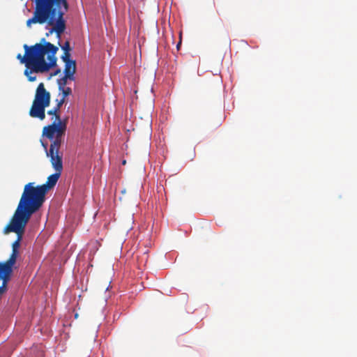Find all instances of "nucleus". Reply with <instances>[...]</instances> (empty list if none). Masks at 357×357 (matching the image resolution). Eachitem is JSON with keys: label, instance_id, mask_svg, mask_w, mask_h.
<instances>
[{"label": "nucleus", "instance_id": "nucleus-4", "mask_svg": "<svg viewBox=\"0 0 357 357\" xmlns=\"http://www.w3.org/2000/svg\"><path fill=\"white\" fill-rule=\"evenodd\" d=\"M66 130V124L62 121H53L43 129V136L46 137L52 143L47 155H60L59 151Z\"/></svg>", "mask_w": 357, "mask_h": 357}, {"label": "nucleus", "instance_id": "nucleus-1", "mask_svg": "<svg viewBox=\"0 0 357 357\" xmlns=\"http://www.w3.org/2000/svg\"><path fill=\"white\" fill-rule=\"evenodd\" d=\"M25 54L22 56L19 54L17 59L21 63H24L26 68H30L32 71H40L44 70L46 66L45 64V56L50 53L56 54L58 47L50 42H47L45 38H42L39 43L28 46L24 45Z\"/></svg>", "mask_w": 357, "mask_h": 357}, {"label": "nucleus", "instance_id": "nucleus-7", "mask_svg": "<svg viewBox=\"0 0 357 357\" xmlns=\"http://www.w3.org/2000/svg\"><path fill=\"white\" fill-rule=\"evenodd\" d=\"M56 54L50 53L47 55V59L48 62L45 60V67L44 70L40 71H32L30 68H26L24 70V74L27 77L29 82H34L36 79V76H31L32 73H43L48 72L52 68L54 67L56 64Z\"/></svg>", "mask_w": 357, "mask_h": 357}, {"label": "nucleus", "instance_id": "nucleus-3", "mask_svg": "<svg viewBox=\"0 0 357 357\" xmlns=\"http://www.w3.org/2000/svg\"><path fill=\"white\" fill-rule=\"evenodd\" d=\"M33 184L29 183L25 185L15 211L16 213L29 218L42 206L47 194L40 185L34 187Z\"/></svg>", "mask_w": 357, "mask_h": 357}, {"label": "nucleus", "instance_id": "nucleus-19", "mask_svg": "<svg viewBox=\"0 0 357 357\" xmlns=\"http://www.w3.org/2000/svg\"><path fill=\"white\" fill-rule=\"evenodd\" d=\"M65 101H66V99L63 98H61V100H57V104H56V106L55 107L56 109H59L60 111V109H61V106L63 105V104L65 102Z\"/></svg>", "mask_w": 357, "mask_h": 357}, {"label": "nucleus", "instance_id": "nucleus-21", "mask_svg": "<svg viewBox=\"0 0 357 357\" xmlns=\"http://www.w3.org/2000/svg\"><path fill=\"white\" fill-rule=\"evenodd\" d=\"M180 45H181V42H179V43H178V45H177V48H178V49L179 48Z\"/></svg>", "mask_w": 357, "mask_h": 357}, {"label": "nucleus", "instance_id": "nucleus-13", "mask_svg": "<svg viewBox=\"0 0 357 357\" xmlns=\"http://www.w3.org/2000/svg\"><path fill=\"white\" fill-rule=\"evenodd\" d=\"M76 71V63L75 61H66L65 63L64 74L67 77H71L75 79L74 74Z\"/></svg>", "mask_w": 357, "mask_h": 357}, {"label": "nucleus", "instance_id": "nucleus-17", "mask_svg": "<svg viewBox=\"0 0 357 357\" xmlns=\"http://www.w3.org/2000/svg\"><path fill=\"white\" fill-rule=\"evenodd\" d=\"M70 52H66L63 53V55L61 56V59L64 63H66V61H71L72 60L70 59Z\"/></svg>", "mask_w": 357, "mask_h": 357}, {"label": "nucleus", "instance_id": "nucleus-10", "mask_svg": "<svg viewBox=\"0 0 357 357\" xmlns=\"http://www.w3.org/2000/svg\"><path fill=\"white\" fill-rule=\"evenodd\" d=\"M20 247V242L15 241L12 244V253L9 259L5 262H0V266L12 269L16 263L17 256L19 255V249Z\"/></svg>", "mask_w": 357, "mask_h": 357}, {"label": "nucleus", "instance_id": "nucleus-18", "mask_svg": "<svg viewBox=\"0 0 357 357\" xmlns=\"http://www.w3.org/2000/svg\"><path fill=\"white\" fill-rule=\"evenodd\" d=\"M61 48L64 51V52H70V43L68 41H66L63 46H61Z\"/></svg>", "mask_w": 357, "mask_h": 357}, {"label": "nucleus", "instance_id": "nucleus-16", "mask_svg": "<svg viewBox=\"0 0 357 357\" xmlns=\"http://www.w3.org/2000/svg\"><path fill=\"white\" fill-rule=\"evenodd\" d=\"M59 91L62 93V98H65L72 93V89L70 87H63L59 89Z\"/></svg>", "mask_w": 357, "mask_h": 357}, {"label": "nucleus", "instance_id": "nucleus-22", "mask_svg": "<svg viewBox=\"0 0 357 357\" xmlns=\"http://www.w3.org/2000/svg\"><path fill=\"white\" fill-rule=\"evenodd\" d=\"M126 160H123V165H125V164H126Z\"/></svg>", "mask_w": 357, "mask_h": 357}, {"label": "nucleus", "instance_id": "nucleus-5", "mask_svg": "<svg viewBox=\"0 0 357 357\" xmlns=\"http://www.w3.org/2000/svg\"><path fill=\"white\" fill-rule=\"evenodd\" d=\"M30 218L19 214L15 212L9 223L3 229V233L7 234L10 232H14L17 234V239L21 243L23 235L25 231L26 226L29 221Z\"/></svg>", "mask_w": 357, "mask_h": 357}, {"label": "nucleus", "instance_id": "nucleus-11", "mask_svg": "<svg viewBox=\"0 0 357 357\" xmlns=\"http://www.w3.org/2000/svg\"><path fill=\"white\" fill-rule=\"evenodd\" d=\"M47 107V105L33 101L32 106L29 110V115L33 118L43 120L45 118V108Z\"/></svg>", "mask_w": 357, "mask_h": 357}, {"label": "nucleus", "instance_id": "nucleus-6", "mask_svg": "<svg viewBox=\"0 0 357 357\" xmlns=\"http://www.w3.org/2000/svg\"><path fill=\"white\" fill-rule=\"evenodd\" d=\"M47 156L50 158L52 165L56 172L47 177L46 183L40 185V187L45 190L46 193L56 184L63 170L62 155Z\"/></svg>", "mask_w": 357, "mask_h": 357}, {"label": "nucleus", "instance_id": "nucleus-15", "mask_svg": "<svg viewBox=\"0 0 357 357\" xmlns=\"http://www.w3.org/2000/svg\"><path fill=\"white\" fill-rule=\"evenodd\" d=\"M74 80L75 79L71 77H67L66 75L57 80V84L59 86V89H63V87H66L67 80L68 79Z\"/></svg>", "mask_w": 357, "mask_h": 357}, {"label": "nucleus", "instance_id": "nucleus-14", "mask_svg": "<svg viewBox=\"0 0 357 357\" xmlns=\"http://www.w3.org/2000/svg\"><path fill=\"white\" fill-rule=\"evenodd\" d=\"M59 112L60 111L59 109H56V107H54L53 109L47 111V114L53 116V117L52 118L53 121L58 122L59 121H61L59 115Z\"/></svg>", "mask_w": 357, "mask_h": 357}, {"label": "nucleus", "instance_id": "nucleus-12", "mask_svg": "<svg viewBox=\"0 0 357 357\" xmlns=\"http://www.w3.org/2000/svg\"><path fill=\"white\" fill-rule=\"evenodd\" d=\"M12 273V269L0 266V280H2V285L0 286V294L6 291V286L10 279Z\"/></svg>", "mask_w": 357, "mask_h": 357}, {"label": "nucleus", "instance_id": "nucleus-20", "mask_svg": "<svg viewBox=\"0 0 357 357\" xmlns=\"http://www.w3.org/2000/svg\"><path fill=\"white\" fill-rule=\"evenodd\" d=\"M42 146L44 147V149H45V151H46V153H47V152L49 151H47V143H45H45H43V142H42Z\"/></svg>", "mask_w": 357, "mask_h": 357}, {"label": "nucleus", "instance_id": "nucleus-8", "mask_svg": "<svg viewBox=\"0 0 357 357\" xmlns=\"http://www.w3.org/2000/svg\"><path fill=\"white\" fill-rule=\"evenodd\" d=\"M51 96L45 88L43 83H40L36 89L33 101L43 104L47 106L50 105Z\"/></svg>", "mask_w": 357, "mask_h": 357}, {"label": "nucleus", "instance_id": "nucleus-2", "mask_svg": "<svg viewBox=\"0 0 357 357\" xmlns=\"http://www.w3.org/2000/svg\"><path fill=\"white\" fill-rule=\"evenodd\" d=\"M68 9V4L65 8L63 4L54 3L52 6L42 14L37 13V6H36L33 15L31 18L26 21L27 26H30L32 24H44L53 27L46 33V36H49L53 32H56L58 37L65 31L66 22L63 19L65 13Z\"/></svg>", "mask_w": 357, "mask_h": 357}, {"label": "nucleus", "instance_id": "nucleus-9", "mask_svg": "<svg viewBox=\"0 0 357 357\" xmlns=\"http://www.w3.org/2000/svg\"><path fill=\"white\" fill-rule=\"evenodd\" d=\"M66 0H35L36 6H37V13L42 14L47 10L50 8L54 3L63 4L65 8L67 6Z\"/></svg>", "mask_w": 357, "mask_h": 357}]
</instances>
